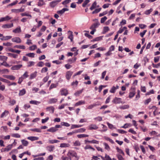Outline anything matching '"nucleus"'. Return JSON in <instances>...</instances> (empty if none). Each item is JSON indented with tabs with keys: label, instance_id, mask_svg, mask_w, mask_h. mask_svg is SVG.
<instances>
[{
	"label": "nucleus",
	"instance_id": "c03bdc74",
	"mask_svg": "<svg viewBox=\"0 0 160 160\" xmlns=\"http://www.w3.org/2000/svg\"><path fill=\"white\" fill-rule=\"evenodd\" d=\"M73 146H78L81 145V143L79 141H76L73 142Z\"/></svg>",
	"mask_w": 160,
	"mask_h": 160
},
{
	"label": "nucleus",
	"instance_id": "0e129e2a",
	"mask_svg": "<svg viewBox=\"0 0 160 160\" xmlns=\"http://www.w3.org/2000/svg\"><path fill=\"white\" fill-rule=\"evenodd\" d=\"M37 48V46L36 45H33L29 47V49L30 50H34Z\"/></svg>",
	"mask_w": 160,
	"mask_h": 160
},
{
	"label": "nucleus",
	"instance_id": "09e8293b",
	"mask_svg": "<svg viewBox=\"0 0 160 160\" xmlns=\"http://www.w3.org/2000/svg\"><path fill=\"white\" fill-rule=\"evenodd\" d=\"M116 149V150H117V152L118 153H121V154H122V155H124V153L122 151V150L121 149L119 148L118 147H117Z\"/></svg>",
	"mask_w": 160,
	"mask_h": 160
},
{
	"label": "nucleus",
	"instance_id": "49530a36",
	"mask_svg": "<svg viewBox=\"0 0 160 160\" xmlns=\"http://www.w3.org/2000/svg\"><path fill=\"white\" fill-rule=\"evenodd\" d=\"M11 135L12 137L16 138H20L21 137L20 135L18 133H12Z\"/></svg>",
	"mask_w": 160,
	"mask_h": 160
},
{
	"label": "nucleus",
	"instance_id": "603ef678",
	"mask_svg": "<svg viewBox=\"0 0 160 160\" xmlns=\"http://www.w3.org/2000/svg\"><path fill=\"white\" fill-rule=\"evenodd\" d=\"M9 102L11 105H13L15 104L16 101L14 99H10Z\"/></svg>",
	"mask_w": 160,
	"mask_h": 160
},
{
	"label": "nucleus",
	"instance_id": "2f4dec72",
	"mask_svg": "<svg viewBox=\"0 0 160 160\" xmlns=\"http://www.w3.org/2000/svg\"><path fill=\"white\" fill-rule=\"evenodd\" d=\"M68 33L70 34V35L68 36V38L71 40V42H72L73 41V35H72V31H69L68 32Z\"/></svg>",
	"mask_w": 160,
	"mask_h": 160
},
{
	"label": "nucleus",
	"instance_id": "e2e57ef3",
	"mask_svg": "<svg viewBox=\"0 0 160 160\" xmlns=\"http://www.w3.org/2000/svg\"><path fill=\"white\" fill-rule=\"evenodd\" d=\"M152 11L153 9L152 8H151L149 10H147L145 11L144 13L146 15H148Z\"/></svg>",
	"mask_w": 160,
	"mask_h": 160
},
{
	"label": "nucleus",
	"instance_id": "2eb2a0df",
	"mask_svg": "<svg viewBox=\"0 0 160 160\" xmlns=\"http://www.w3.org/2000/svg\"><path fill=\"white\" fill-rule=\"evenodd\" d=\"M12 32L15 33H20L21 32L20 27L18 26L15 29H13L12 31Z\"/></svg>",
	"mask_w": 160,
	"mask_h": 160
},
{
	"label": "nucleus",
	"instance_id": "052dcab7",
	"mask_svg": "<svg viewBox=\"0 0 160 160\" xmlns=\"http://www.w3.org/2000/svg\"><path fill=\"white\" fill-rule=\"evenodd\" d=\"M140 91L139 90H138L137 91V94L136 96V100H138L140 98Z\"/></svg>",
	"mask_w": 160,
	"mask_h": 160
},
{
	"label": "nucleus",
	"instance_id": "473e14b6",
	"mask_svg": "<svg viewBox=\"0 0 160 160\" xmlns=\"http://www.w3.org/2000/svg\"><path fill=\"white\" fill-rule=\"evenodd\" d=\"M129 108V105H124L120 106L119 107V108L121 109H128Z\"/></svg>",
	"mask_w": 160,
	"mask_h": 160
},
{
	"label": "nucleus",
	"instance_id": "a18cd8bd",
	"mask_svg": "<svg viewBox=\"0 0 160 160\" xmlns=\"http://www.w3.org/2000/svg\"><path fill=\"white\" fill-rule=\"evenodd\" d=\"M35 62L33 61H29L28 62L27 66L28 67H30L34 65Z\"/></svg>",
	"mask_w": 160,
	"mask_h": 160
},
{
	"label": "nucleus",
	"instance_id": "ddd939ff",
	"mask_svg": "<svg viewBox=\"0 0 160 160\" xmlns=\"http://www.w3.org/2000/svg\"><path fill=\"white\" fill-rule=\"evenodd\" d=\"M98 127L95 124H92L89 126L88 129L90 130H96L98 129Z\"/></svg>",
	"mask_w": 160,
	"mask_h": 160
},
{
	"label": "nucleus",
	"instance_id": "e433bc0d",
	"mask_svg": "<svg viewBox=\"0 0 160 160\" xmlns=\"http://www.w3.org/2000/svg\"><path fill=\"white\" fill-rule=\"evenodd\" d=\"M99 105V104H97L96 103H95V104H91L88 106V107L87 108V109H92L94 107H95Z\"/></svg>",
	"mask_w": 160,
	"mask_h": 160
},
{
	"label": "nucleus",
	"instance_id": "5701e85b",
	"mask_svg": "<svg viewBox=\"0 0 160 160\" xmlns=\"http://www.w3.org/2000/svg\"><path fill=\"white\" fill-rule=\"evenodd\" d=\"M97 3L96 1H95L92 5L91 6L90 8L91 10H92L96 8Z\"/></svg>",
	"mask_w": 160,
	"mask_h": 160
},
{
	"label": "nucleus",
	"instance_id": "79ce46f5",
	"mask_svg": "<svg viewBox=\"0 0 160 160\" xmlns=\"http://www.w3.org/2000/svg\"><path fill=\"white\" fill-rule=\"evenodd\" d=\"M26 93V91L25 89H23L19 91V95L20 96L24 95Z\"/></svg>",
	"mask_w": 160,
	"mask_h": 160
},
{
	"label": "nucleus",
	"instance_id": "6e6d98bb",
	"mask_svg": "<svg viewBox=\"0 0 160 160\" xmlns=\"http://www.w3.org/2000/svg\"><path fill=\"white\" fill-rule=\"evenodd\" d=\"M152 99L150 98L145 100L144 104L145 105H148L150 102L151 101Z\"/></svg>",
	"mask_w": 160,
	"mask_h": 160
},
{
	"label": "nucleus",
	"instance_id": "423d86ee",
	"mask_svg": "<svg viewBox=\"0 0 160 160\" xmlns=\"http://www.w3.org/2000/svg\"><path fill=\"white\" fill-rule=\"evenodd\" d=\"M60 93L62 96H66L68 94V91L66 89L62 88L60 90Z\"/></svg>",
	"mask_w": 160,
	"mask_h": 160
},
{
	"label": "nucleus",
	"instance_id": "4d7b16f0",
	"mask_svg": "<svg viewBox=\"0 0 160 160\" xmlns=\"http://www.w3.org/2000/svg\"><path fill=\"white\" fill-rule=\"evenodd\" d=\"M8 58L3 56H0V60L3 61H6L7 59Z\"/></svg>",
	"mask_w": 160,
	"mask_h": 160
},
{
	"label": "nucleus",
	"instance_id": "69168bd1",
	"mask_svg": "<svg viewBox=\"0 0 160 160\" xmlns=\"http://www.w3.org/2000/svg\"><path fill=\"white\" fill-rule=\"evenodd\" d=\"M116 90V87L114 86H113L110 90V92L111 93H114L115 92Z\"/></svg>",
	"mask_w": 160,
	"mask_h": 160
},
{
	"label": "nucleus",
	"instance_id": "9b49d317",
	"mask_svg": "<svg viewBox=\"0 0 160 160\" xmlns=\"http://www.w3.org/2000/svg\"><path fill=\"white\" fill-rule=\"evenodd\" d=\"M58 101V99L55 98H51L49 99L48 101V103L50 104H53L56 103Z\"/></svg>",
	"mask_w": 160,
	"mask_h": 160
},
{
	"label": "nucleus",
	"instance_id": "774afa93",
	"mask_svg": "<svg viewBox=\"0 0 160 160\" xmlns=\"http://www.w3.org/2000/svg\"><path fill=\"white\" fill-rule=\"evenodd\" d=\"M89 0H85V1L82 4V6L83 7H85L86 5L89 2Z\"/></svg>",
	"mask_w": 160,
	"mask_h": 160
},
{
	"label": "nucleus",
	"instance_id": "4c0bfd02",
	"mask_svg": "<svg viewBox=\"0 0 160 160\" xmlns=\"http://www.w3.org/2000/svg\"><path fill=\"white\" fill-rule=\"evenodd\" d=\"M29 102L30 104L35 105H38L40 103V102L35 100H31Z\"/></svg>",
	"mask_w": 160,
	"mask_h": 160
},
{
	"label": "nucleus",
	"instance_id": "13d9d810",
	"mask_svg": "<svg viewBox=\"0 0 160 160\" xmlns=\"http://www.w3.org/2000/svg\"><path fill=\"white\" fill-rule=\"evenodd\" d=\"M109 128L110 129H116V128L113 126V125L109 123L108 122L107 123Z\"/></svg>",
	"mask_w": 160,
	"mask_h": 160
},
{
	"label": "nucleus",
	"instance_id": "72a5a7b5",
	"mask_svg": "<svg viewBox=\"0 0 160 160\" xmlns=\"http://www.w3.org/2000/svg\"><path fill=\"white\" fill-rule=\"evenodd\" d=\"M48 142L50 144H53L59 142V141L56 140H49Z\"/></svg>",
	"mask_w": 160,
	"mask_h": 160
},
{
	"label": "nucleus",
	"instance_id": "c85d7f7f",
	"mask_svg": "<svg viewBox=\"0 0 160 160\" xmlns=\"http://www.w3.org/2000/svg\"><path fill=\"white\" fill-rule=\"evenodd\" d=\"M14 48L22 49H25V47L23 45H16L14 46Z\"/></svg>",
	"mask_w": 160,
	"mask_h": 160
},
{
	"label": "nucleus",
	"instance_id": "f03ea898",
	"mask_svg": "<svg viewBox=\"0 0 160 160\" xmlns=\"http://www.w3.org/2000/svg\"><path fill=\"white\" fill-rule=\"evenodd\" d=\"M112 102L115 104L119 103L124 104L125 102L122 101V99L117 97L115 98L112 101Z\"/></svg>",
	"mask_w": 160,
	"mask_h": 160
},
{
	"label": "nucleus",
	"instance_id": "6e6552de",
	"mask_svg": "<svg viewBox=\"0 0 160 160\" xmlns=\"http://www.w3.org/2000/svg\"><path fill=\"white\" fill-rule=\"evenodd\" d=\"M12 41L13 42L17 43H20L22 42L21 39L18 37H15L13 38L12 39Z\"/></svg>",
	"mask_w": 160,
	"mask_h": 160
},
{
	"label": "nucleus",
	"instance_id": "bf43d9fd",
	"mask_svg": "<svg viewBox=\"0 0 160 160\" xmlns=\"http://www.w3.org/2000/svg\"><path fill=\"white\" fill-rule=\"evenodd\" d=\"M26 55L31 58H34V57L35 54L33 53H29L27 54Z\"/></svg>",
	"mask_w": 160,
	"mask_h": 160
},
{
	"label": "nucleus",
	"instance_id": "a878e982",
	"mask_svg": "<svg viewBox=\"0 0 160 160\" xmlns=\"http://www.w3.org/2000/svg\"><path fill=\"white\" fill-rule=\"evenodd\" d=\"M5 77L8 79L11 80H14L15 79V77L13 75H6Z\"/></svg>",
	"mask_w": 160,
	"mask_h": 160
},
{
	"label": "nucleus",
	"instance_id": "cd10ccee",
	"mask_svg": "<svg viewBox=\"0 0 160 160\" xmlns=\"http://www.w3.org/2000/svg\"><path fill=\"white\" fill-rule=\"evenodd\" d=\"M9 113L8 111L5 110L4 112H3L1 114V118H3L4 117H5L8 115Z\"/></svg>",
	"mask_w": 160,
	"mask_h": 160
},
{
	"label": "nucleus",
	"instance_id": "7c9ffc66",
	"mask_svg": "<svg viewBox=\"0 0 160 160\" xmlns=\"http://www.w3.org/2000/svg\"><path fill=\"white\" fill-rule=\"evenodd\" d=\"M70 146V145L68 143H61L60 147L61 148H66Z\"/></svg>",
	"mask_w": 160,
	"mask_h": 160
},
{
	"label": "nucleus",
	"instance_id": "58836bf2",
	"mask_svg": "<svg viewBox=\"0 0 160 160\" xmlns=\"http://www.w3.org/2000/svg\"><path fill=\"white\" fill-rule=\"evenodd\" d=\"M85 131L86 129L84 128H81L75 130L76 133L78 132H84Z\"/></svg>",
	"mask_w": 160,
	"mask_h": 160
},
{
	"label": "nucleus",
	"instance_id": "8fccbe9b",
	"mask_svg": "<svg viewBox=\"0 0 160 160\" xmlns=\"http://www.w3.org/2000/svg\"><path fill=\"white\" fill-rule=\"evenodd\" d=\"M31 130L32 131L35 132H41V129L39 128H33L31 129Z\"/></svg>",
	"mask_w": 160,
	"mask_h": 160
},
{
	"label": "nucleus",
	"instance_id": "de8ad7c7",
	"mask_svg": "<svg viewBox=\"0 0 160 160\" xmlns=\"http://www.w3.org/2000/svg\"><path fill=\"white\" fill-rule=\"evenodd\" d=\"M131 125L130 123H126L123 126L121 127V128H126L131 127Z\"/></svg>",
	"mask_w": 160,
	"mask_h": 160
},
{
	"label": "nucleus",
	"instance_id": "1a4fd4ad",
	"mask_svg": "<svg viewBox=\"0 0 160 160\" xmlns=\"http://www.w3.org/2000/svg\"><path fill=\"white\" fill-rule=\"evenodd\" d=\"M99 22H98L93 23L90 27V29L91 30H96V28H97L99 25Z\"/></svg>",
	"mask_w": 160,
	"mask_h": 160
},
{
	"label": "nucleus",
	"instance_id": "bb28decb",
	"mask_svg": "<svg viewBox=\"0 0 160 160\" xmlns=\"http://www.w3.org/2000/svg\"><path fill=\"white\" fill-rule=\"evenodd\" d=\"M22 144L24 146H27L28 144V142L24 139H22L21 140Z\"/></svg>",
	"mask_w": 160,
	"mask_h": 160
},
{
	"label": "nucleus",
	"instance_id": "a19ab883",
	"mask_svg": "<svg viewBox=\"0 0 160 160\" xmlns=\"http://www.w3.org/2000/svg\"><path fill=\"white\" fill-rule=\"evenodd\" d=\"M82 125H75L72 124L71 126V129H73L75 128H77L82 127Z\"/></svg>",
	"mask_w": 160,
	"mask_h": 160
},
{
	"label": "nucleus",
	"instance_id": "b1692460",
	"mask_svg": "<svg viewBox=\"0 0 160 160\" xmlns=\"http://www.w3.org/2000/svg\"><path fill=\"white\" fill-rule=\"evenodd\" d=\"M85 103L84 101L81 100L76 103L75 105V106H77L82 104H84Z\"/></svg>",
	"mask_w": 160,
	"mask_h": 160
},
{
	"label": "nucleus",
	"instance_id": "ea45409f",
	"mask_svg": "<svg viewBox=\"0 0 160 160\" xmlns=\"http://www.w3.org/2000/svg\"><path fill=\"white\" fill-rule=\"evenodd\" d=\"M58 86V83H52L49 87V90H51V89H53V88H56Z\"/></svg>",
	"mask_w": 160,
	"mask_h": 160
},
{
	"label": "nucleus",
	"instance_id": "393cba45",
	"mask_svg": "<svg viewBox=\"0 0 160 160\" xmlns=\"http://www.w3.org/2000/svg\"><path fill=\"white\" fill-rule=\"evenodd\" d=\"M11 18L10 17L8 16H7L6 17H4L2 18V22L4 21H8L10 19H11Z\"/></svg>",
	"mask_w": 160,
	"mask_h": 160
},
{
	"label": "nucleus",
	"instance_id": "3c124183",
	"mask_svg": "<svg viewBox=\"0 0 160 160\" xmlns=\"http://www.w3.org/2000/svg\"><path fill=\"white\" fill-rule=\"evenodd\" d=\"M21 15L22 16H28L29 17V19H30L32 18V16L30 14H29L28 13H27L26 12H24L21 13Z\"/></svg>",
	"mask_w": 160,
	"mask_h": 160
},
{
	"label": "nucleus",
	"instance_id": "4468645a",
	"mask_svg": "<svg viewBox=\"0 0 160 160\" xmlns=\"http://www.w3.org/2000/svg\"><path fill=\"white\" fill-rule=\"evenodd\" d=\"M68 10L69 9L67 8H63L60 10L58 11L57 13L58 14L61 15L64 13L65 11H68Z\"/></svg>",
	"mask_w": 160,
	"mask_h": 160
},
{
	"label": "nucleus",
	"instance_id": "7ed1b4c3",
	"mask_svg": "<svg viewBox=\"0 0 160 160\" xmlns=\"http://www.w3.org/2000/svg\"><path fill=\"white\" fill-rule=\"evenodd\" d=\"M61 128V126L59 125H56L55 127H52L47 130V131L51 132H54L58 130L57 128Z\"/></svg>",
	"mask_w": 160,
	"mask_h": 160
},
{
	"label": "nucleus",
	"instance_id": "aec40b11",
	"mask_svg": "<svg viewBox=\"0 0 160 160\" xmlns=\"http://www.w3.org/2000/svg\"><path fill=\"white\" fill-rule=\"evenodd\" d=\"M12 147V144L8 145L6 148L4 149L5 152H8L10 151Z\"/></svg>",
	"mask_w": 160,
	"mask_h": 160
},
{
	"label": "nucleus",
	"instance_id": "37998d69",
	"mask_svg": "<svg viewBox=\"0 0 160 160\" xmlns=\"http://www.w3.org/2000/svg\"><path fill=\"white\" fill-rule=\"evenodd\" d=\"M102 8H98L95 9L94 11H93L92 13V14L97 13L98 12H99L101 10Z\"/></svg>",
	"mask_w": 160,
	"mask_h": 160
},
{
	"label": "nucleus",
	"instance_id": "6ab92c4d",
	"mask_svg": "<svg viewBox=\"0 0 160 160\" xmlns=\"http://www.w3.org/2000/svg\"><path fill=\"white\" fill-rule=\"evenodd\" d=\"M46 149L50 152H52L54 149L55 147L52 145L48 146L46 147Z\"/></svg>",
	"mask_w": 160,
	"mask_h": 160
},
{
	"label": "nucleus",
	"instance_id": "39448f33",
	"mask_svg": "<svg viewBox=\"0 0 160 160\" xmlns=\"http://www.w3.org/2000/svg\"><path fill=\"white\" fill-rule=\"evenodd\" d=\"M25 11V9L21 7L20 8L18 9H12L11 10V11L12 12L16 13H19L20 12H23Z\"/></svg>",
	"mask_w": 160,
	"mask_h": 160
},
{
	"label": "nucleus",
	"instance_id": "f704fd0d",
	"mask_svg": "<svg viewBox=\"0 0 160 160\" xmlns=\"http://www.w3.org/2000/svg\"><path fill=\"white\" fill-rule=\"evenodd\" d=\"M8 54L9 56L13 58H17L18 57V55L17 54L12 53H8Z\"/></svg>",
	"mask_w": 160,
	"mask_h": 160
},
{
	"label": "nucleus",
	"instance_id": "4be33fe9",
	"mask_svg": "<svg viewBox=\"0 0 160 160\" xmlns=\"http://www.w3.org/2000/svg\"><path fill=\"white\" fill-rule=\"evenodd\" d=\"M45 4V3L43 0H38V6L41 7Z\"/></svg>",
	"mask_w": 160,
	"mask_h": 160
},
{
	"label": "nucleus",
	"instance_id": "338daca9",
	"mask_svg": "<svg viewBox=\"0 0 160 160\" xmlns=\"http://www.w3.org/2000/svg\"><path fill=\"white\" fill-rule=\"evenodd\" d=\"M28 72L27 71L25 72L24 73V74L22 76V77L23 78H28Z\"/></svg>",
	"mask_w": 160,
	"mask_h": 160
},
{
	"label": "nucleus",
	"instance_id": "0eeeda50",
	"mask_svg": "<svg viewBox=\"0 0 160 160\" xmlns=\"http://www.w3.org/2000/svg\"><path fill=\"white\" fill-rule=\"evenodd\" d=\"M13 26V23L11 24H6L3 25L2 28L4 29H8L12 27Z\"/></svg>",
	"mask_w": 160,
	"mask_h": 160
},
{
	"label": "nucleus",
	"instance_id": "864d4df0",
	"mask_svg": "<svg viewBox=\"0 0 160 160\" xmlns=\"http://www.w3.org/2000/svg\"><path fill=\"white\" fill-rule=\"evenodd\" d=\"M109 30V28L108 27H105L103 28V34L105 33Z\"/></svg>",
	"mask_w": 160,
	"mask_h": 160
},
{
	"label": "nucleus",
	"instance_id": "5fc2aeb1",
	"mask_svg": "<svg viewBox=\"0 0 160 160\" xmlns=\"http://www.w3.org/2000/svg\"><path fill=\"white\" fill-rule=\"evenodd\" d=\"M5 86L2 85L1 82H0V90L3 91L5 89Z\"/></svg>",
	"mask_w": 160,
	"mask_h": 160
},
{
	"label": "nucleus",
	"instance_id": "a211bd4d",
	"mask_svg": "<svg viewBox=\"0 0 160 160\" xmlns=\"http://www.w3.org/2000/svg\"><path fill=\"white\" fill-rule=\"evenodd\" d=\"M46 109L47 111H49L50 112L53 113L54 110V108L53 106H50L47 107Z\"/></svg>",
	"mask_w": 160,
	"mask_h": 160
},
{
	"label": "nucleus",
	"instance_id": "412c9836",
	"mask_svg": "<svg viewBox=\"0 0 160 160\" xmlns=\"http://www.w3.org/2000/svg\"><path fill=\"white\" fill-rule=\"evenodd\" d=\"M12 38V37L10 36H3L2 38H0V40L2 41H6Z\"/></svg>",
	"mask_w": 160,
	"mask_h": 160
},
{
	"label": "nucleus",
	"instance_id": "9d476101",
	"mask_svg": "<svg viewBox=\"0 0 160 160\" xmlns=\"http://www.w3.org/2000/svg\"><path fill=\"white\" fill-rule=\"evenodd\" d=\"M73 74V72L70 71H68L66 72V78L68 80H69Z\"/></svg>",
	"mask_w": 160,
	"mask_h": 160
},
{
	"label": "nucleus",
	"instance_id": "f257e3e1",
	"mask_svg": "<svg viewBox=\"0 0 160 160\" xmlns=\"http://www.w3.org/2000/svg\"><path fill=\"white\" fill-rule=\"evenodd\" d=\"M67 155L69 158L70 160H71L72 158L74 157L76 158L77 160H78L79 158V157L78 156L77 153L73 150H69L68 152Z\"/></svg>",
	"mask_w": 160,
	"mask_h": 160
},
{
	"label": "nucleus",
	"instance_id": "c756f323",
	"mask_svg": "<svg viewBox=\"0 0 160 160\" xmlns=\"http://www.w3.org/2000/svg\"><path fill=\"white\" fill-rule=\"evenodd\" d=\"M37 72L35 71L34 72L32 73L30 75V79H32L35 78L37 76Z\"/></svg>",
	"mask_w": 160,
	"mask_h": 160
},
{
	"label": "nucleus",
	"instance_id": "680f3d73",
	"mask_svg": "<svg viewBox=\"0 0 160 160\" xmlns=\"http://www.w3.org/2000/svg\"><path fill=\"white\" fill-rule=\"evenodd\" d=\"M135 94V91H134L133 92H130L129 96V98H132L134 96Z\"/></svg>",
	"mask_w": 160,
	"mask_h": 160
},
{
	"label": "nucleus",
	"instance_id": "f8f14e48",
	"mask_svg": "<svg viewBox=\"0 0 160 160\" xmlns=\"http://www.w3.org/2000/svg\"><path fill=\"white\" fill-rule=\"evenodd\" d=\"M22 66V64H19L14 65L11 68V69L12 70H16L19 69Z\"/></svg>",
	"mask_w": 160,
	"mask_h": 160
},
{
	"label": "nucleus",
	"instance_id": "f3484780",
	"mask_svg": "<svg viewBox=\"0 0 160 160\" xmlns=\"http://www.w3.org/2000/svg\"><path fill=\"white\" fill-rule=\"evenodd\" d=\"M27 139L31 141H34L38 140L39 138L35 136H30L28 137Z\"/></svg>",
	"mask_w": 160,
	"mask_h": 160
},
{
	"label": "nucleus",
	"instance_id": "dca6fc26",
	"mask_svg": "<svg viewBox=\"0 0 160 160\" xmlns=\"http://www.w3.org/2000/svg\"><path fill=\"white\" fill-rule=\"evenodd\" d=\"M100 157L102 160H112L110 156L107 154H105V157L101 156H100Z\"/></svg>",
	"mask_w": 160,
	"mask_h": 160
},
{
	"label": "nucleus",
	"instance_id": "20e7f679",
	"mask_svg": "<svg viewBox=\"0 0 160 160\" xmlns=\"http://www.w3.org/2000/svg\"><path fill=\"white\" fill-rule=\"evenodd\" d=\"M60 2L61 0H54L50 3V6L51 8H53L55 7Z\"/></svg>",
	"mask_w": 160,
	"mask_h": 160
},
{
	"label": "nucleus",
	"instance_id": "c9c22d12",
	"mask_svg": "<svg viewBox=\"0 0 160 160\" xmlns=\"http://www.w3.org/2000/svg\"><path fill=\"white\" fill-rule=\"evenodd\" d=\"M89 135L85 134H81L77 135V137L79 138H82L84 137H88Z\"/></svg>",
	"mask_w": 160,
	"mask_h": 160
}]
</instances>
